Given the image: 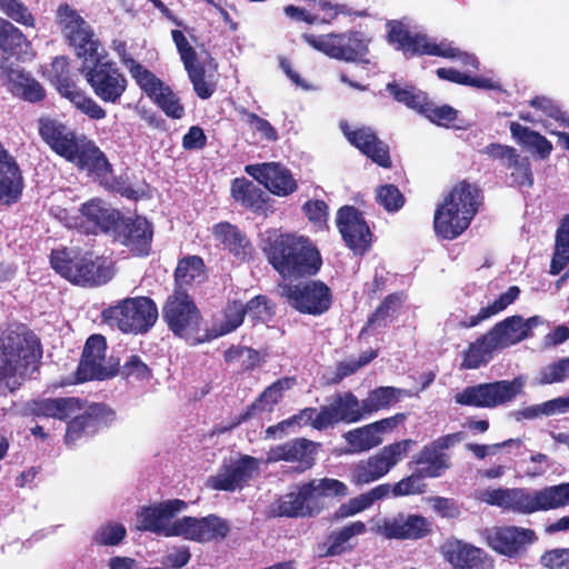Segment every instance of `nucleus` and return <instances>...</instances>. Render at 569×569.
I'll use <instances>...</instances> for the list:
<instances>
[{
    "label": "nucleus",
    "mask_w": 569,
    "mask_h": 569,
    "mask_svg": "<svg viewBox=\"0 0 569 569\" xmlns=\"http://www.w3.org/2000/svg\"><path fill=\"white\" fill-rule=\"evenodd\" d=\"M244 316L243 303L233 301L228 305L221 325L213 329V336L220 337L234 331L243 322Z\"/></svg>",
    "instance_id": "obj_54"
},
{
    "label": "nucleus",
    "mask_w": 569,
    "mask_h": 569,
    "mask_svg": "<svg viewBox=\"0 0 569 569\" xmlns=\"http://www.w3.org/2000/svg\"><path fill=\"white\" fill-rule=\"evenodd\" d=\"M457 110L447 104L436 106L428 99L421 111V114L439 126H448L450 122L455 121L457 119Z\"/></svg>",
    "instance_id": "obj_59"
},
{
    "label": "nucleus",
    "mask_w": 569,
    "mask_h": 569,
    "mask_svg": "<svg viewBox=\"0 0 569 569\" xmlns=\"http://www.w3.org/2000/svg\"><path fill=\"white\" fill-rule=\"evenodd\" d=\"M569 378V357L550 363L540 370L539 385H552L562 382Z\"/></svg>",
    "instance_id": "obj_57"
},
{
    "label": "nucleus",
    "mask_w": 569,
    "mask_h": 569,
    "mask_svg": "<svg viewBox=\"0 0 569 569\" xmlns=\"http://www.w3.org/2000/svg\"><path fill=\"white\" fill-rule=\"evenodd\" d=\"M366 418L362 401L350 391L336 395L329 405L318 411L306 408L300 413L286 419L278 425L267 428V437L274 438L278 432L283 433L288 428L301 427L310 423L315 429L322 430L337 423H356Z\"/></svg>",
    "instance_id": "obj_5"
},
{
    "label": "nucleus",
    "mask_w": 569,
    "mask_h": 569,
    "mask_svg": "<svg viewBox=\"0 0 569 569\" xmlns=\"http://www.w3.org/2000/svg\"><path fill=\"white\" fill-rule=\"evenodd\" d=\"M111 234L117 242L137 256H146L151 249L153 230L146 218H120Z\"/></svg>",
    "instance_id": "obj_24"
},
{
    "label": "nucleus",
    "mask_w": 569,
    "mask_h": 569,
    "mask_svg": "<svg viewBox=\"0 0 569 569\" xmlns=\"http://www.w3.org/2000/svg\"><path fill=\"white\" fill-rule=\"evenodd\" d=\"M293 379L282 378L269 386L260 397L251 405V407L243 413L230 428L240 425L242 421L257 413H270L273 411L274 406L282 399L283 393L291 389Z\"/></svg>",
    "instance_id": "obj_35"
},
{
    "label": "nucleus",
    "mask_w": 569,
    "mask_h": 569,
    "mask_svg": "<svg viewBox=\"0 0 569 569\" xmlns=\"http://www.w3.org/2000/svg\"><path fill=\"white\" fill-rule=\"evenodd\" d=\"M520 289L517 286L509 287L499 297L495 298L487 306L481 307L476 315L468 316L463 310L457 309L450 313L446 326L452 329H469L497 316L512 305L519 297Z\"/></svg>",
    "instance_id": "obj_23"
},
{
    "label": "nucleus",
    "mask_w": 569,
    "mask_h": 569,
    "mask_svg": "<svg viewBox=\"0 0 569 569\" xmlns=\"http://www.w3.org/2000/svg\"><path fill=\"white\" fill-rule=\"evenodd\" d=\"M84 63L81 71L96 96L104 102H117L127 88L123 74L111 62L103 61L99 51Z\"/></svg>",
    "instance_id": "obj_13"
},
{
    "label": "nucleus",
    "mask_w": 569,
    "mask_h": 569,
    "mask_svg": "<svg viewBox=\"0 0 569 569\" xmlns=\"http://www.w3.org/2000/svg\"><path fill=\"white\" fill-rule=\"evenodd\" d=\"M259 471V461L244 456L224 461L218 472L210 476L206 485L212 490L236 491L242 489Z\"/></svg>",
    "instance_id": "obj_20"
},
{
    "label": "nucleus",
    "mask_w": 569,
    "mask_h": 569,
    "mask_svg": "<svg viewBox=\"0 0 569 569\" xmlns=\"http://www.w3.org/2000/svg\"><path fill=\"white\" fill-rule=\"evenodd\" d=\"M340 128L348 141L363 154L383 168L390 167L391 161L387 144L380 141L370 128L351 129L347 122H341Z\"/></svg>",
    "instance_id": "obj_30"
},
{
    "label": "nucleus",
    "mask_w": 569,
    "mask_h": 569,
    "mask_svg": "<svg viewBox=\"0 0 569 569\" xmlns=\"http://www.w3.org/2000/svg\"><path fill=\"white\" fill-rule=\"evenodd\" d=\"M179 536L198 542L222 539L227 536L229 527L224 520L217 516L203 518H181Z\"/></svg>",
    "instance_id": "obj_33"
},
{
    "label": "nucleus",
    "mask_w": 569,
    "mask_h": 569,
    "mask_svg": "<svg viewBox=\"0 0 569 569\" xmlns=\"http://www.w3.org/2000/svg\"><path fill=\"white\" fill-rule=\"evenodd\" d=\"M372 531L387 539L416 540L431 532V522L420 515L398 513L378 521Z\"/></svg>",
    "instance_id": "obj_22"
},
{
    "label": "nucleus",
    "mask_w": 569,
    "mask_h": 569,
    "mask_svg": "<svg viewBox=\"0 0 569 569\" xmlns=\"http://www.w3.org/2000/svg\"><path fill=\"white\" fill-rule=\"evenodd\" d=\"M106 351L104 337L92 335L88 338L77 370L79 381L106 380L118 372V361L112 357H107Z\"/></svg>",
    "instance_id": "obj_17"
},
{
    "label": "nucleus",
    "mask_w": 569,
    "mask_h": 569,
    "mask_svg": "<svg viewBox=\"0 0 569 569\" xmlns=\"http://www.w3.org/2000/svg\"><path fill=\"white\" fill-rule=\"evenodd\" d=\"M30 410L36 416L70 419L64 436L68 446L76 445L114 420V412L109 407L100 403L87 405L77 398L34 401Z\"/></svg>",
    "instance_id": "obj_1"
},
{
    "label": "nucleus",
    "mask_w": 569,
    "mask_h": 569,
    "mask_svg": "<svg viewBox=\"0 0 569 569\" xmlns=\"http://www.w3.org/2000/svg\"><path fill=\"white\" fill-rule=\"evenodd\" d=\"M521 329L520 316H511L496 323L487 333L497 350H501L526 339Z\"/></svg>",
    "instance_id": "obj_39"
},
{
    "label": "nucleus",
    "mask_w": 569,
    "mask_h": 569,
    "mask_svg": "<svg viewBox=\"0 0 569 569\" xmlns=\"http://www.w3.org/2000/svg\"><path fill=\"white\" fill-rule=\"evenodd\" d=\"M390 496V485L382 483L369 491L361 493L355 498L349 499L342 503L336 512V517L339 519L352 517L369 508L379 500H382Z\"/></svg>",
    "instance_id": "obj_40"
},
{
    "label": "nucleus",
    "mask_w": 569,
    "mask_h": 569,
    "mask_svg": "<svg viewBox=\"0 0 569 569\" xmlns=\"http://www.w3.org/2000/svg\"><path fill=\"white\" fill-rule=\"evenodd\" d=\"M57 23L69 41L74 47L77 54L88 61V57H96L100 42L94 38L93 30L80 13L68 4H61L57 10Z\"/></svg>",
    "instance_id": "obj_15"
},
{
    "label": "nucleus",
    "mask_w": 569,
    "mask_h": 569,
    "mask_svg": "<svg viewBox=\"0 0 569 569\" xmlns=\"http://www.w3.org/2000/svg\"><path fill=\"white\" fill-rule=\"evenodd\" d=\"M137 84L151 98L161 110L173 119H181L184 114V108L180 103L177 94L166 86L151 71H142L137 68Z\"/></svg>",
    "instance_id": "obj_26"
},
{
    "label": "nucleus",
    "mask_w": 569,
    "mask_h": 569,
    "mask_svg": "<svg viewBox=\"0 0 569 569\" xmlns=\"http://www.w3.org/2000/svg\"><path fill=\"white\" fill-rule=\"evenodd\" d=\"M315 502L318 503L321 497H345L348 495V487L340 480L331 478L315 479L307 482Z\"/></svg>",
    "instance_id": "obj_51"
},
{
    "label": "nucleus",
    "mask_w": 569,
    "mask_h": 569,
    "mask_svg": "<svg viewBox=\"0 0 569 569\" xmlns=\"http://www.w3.org/2000/svg\"><path fill=\"white\" fill-rule=\"evenodd\" d=\"M405 420V413H397L345 432L342 437L349 446L346 453H362L380 446L383 442V436L392 431Z\"/></svg>",
    "instance_id": "obj_21"
},
{
    "label": "nucleus",
    "mask_w": 569,
    "mask_h": 569,
    "mask_svg": "<svg viewBox=\"0 0 569 569\" xmlns=\"http://www.w3.org/2000/svg\"><path fill=\"white\" fill-rule=\"evenodd\" d=\"M187 72L197 96L201 99L210 98L214 92V84L206 80L203 67L200 64L187 70Z\"/></svg>",
    "instance_id": "obj_62"
},
{
    "label": "nucleus",
    "mask_w": 569,
    "mask_h": 569,
    "mask_svg": "<svg viewBox=\"0 0 569 569\" xmlns=\"http://www.w3.org/2000/svg\"><path fill=\"white\" fill-rule=\"evenodd\" d=\"M102 321L126 333L147 332L158 319L156 303L148 297L126 298L101 312Z\"/></svg>",
    "instance_id": "obj_10"
},
{
    "label": "nucleus",
    "mask_w": 569,
    "mask_h": 569,
    "mask_svg": "<svg viewBox=\"0 0 569 569\" xmlns=\"http://www.w3.org/2000/svg\"><path fill=\"white\" fill-rule=\"evenodd\" d=\"M212 233L214 240L238 259L244 260L251 256L252 246L236 226L229 222H220L213 227Z\"/></svg>",
    "instance_id": "obj_36"
},
{
    "label": "nucleus",
    "mask_w": 569,
    "mask_h": 569,
    "mask_svg": "<svg viewBox=\"0 0 569 569\" xmlns=\"http://www.w3.org/2000/svg\"><path fill=\"white\" fill-rule=\"evenodd\" d=\"M243 122L254 132L260 136L261 139L267 141H276L278 139L277 130L272 127V124L259 116L244 112Z\"/></svg>",
    "instance_id": "obj_60"
},
{
    "label": "nucleus",
    "mask_w": 569,
    "mask_h": 569,
    "mask_svg": "<svg viewBox=\"0 0 569 569\" xmlns=\"http://www.w3.org/2000/svg\"><path fill=\"white\" fill-rule=\"evenodd\" d=\"M57 89L60 94L67 98L77 109L93 120L106 117V110L93 99L87 97L74 83L67 80H59Z\"/></svg>",
    "instance_id": "obj_38"
},
{
    "label": "nucleus",
    "mask_w": 569,
    "mask_h": 569,
    "mask_svg": "<svg viewBox=\"0 0 569 569\" xmlns=\"http://www.w3.org/2000/svg\"><path fill=\"white\" fill-rule=\"evenodd\" d=\"M415 463L420 466L419 470L428 478L440 477L449 468V457L438 451L431 443L423 447L415 456Z\"/></svg>",
    "instance_id": "obj_44"
},
{
    "label": "nucleus",
    "mask_w": 569,
    "mask_h": 569,
    "mask_svg": "<svg viewBox=\"0 0 569 569\" xmlns=\"http://www.w3.org/2000/svg\"><path fill=\"white\" fill-rule=\"evenodd\" d=\"M39 134L60 157L81 170L103 174L109 162L96 143L76 132L59 120L42 118L39 120Z\"/></svg>",
    "instance_id": "obj_3"
},
{
    "label": "nucleus",
    "mask_w": 569,
    "mask_h": 569,
    "mask_svg": "<svg viewBox=\"0 0 569 569\" xmlns=\"http://www.w3.org/2000/svg\"><path fill=\"white\" fill-rule=\"evenodd\" d=\"M525 386L522 378L511 381L501 380L467 387L455 396V401L461 406L477 408H493L511 401Z\"/></svg>",
    "instance_id": "obj_14"
},
{
    "label": "nucleus",
    "mask_w": 569,
    "mask_h": 569,
    "mask_svg": "<svg viewBox=\"0 0 569 569\" xmlns=\"http://www.w3.org/2000/svg\"><path fill=\"white\" fill-rule=\"evenodd\" d=\"M42 351L38 338L22 326L0 332V392L13 391L34 369Z\"/></svg>",
    "instance_id": "obj_2"
},
{
    "label": "nucleus",
    "mask_w": 569,
    "mask_h": 569,
    "mask_svg": "<svg viewBox=\"0 0 569 569\" xmlns=\"http://www.w3.org/2000/svg\"><path fill=\"white\" fill-rule=\"evenodd\" d=\"M280 288L287 302L301 313L322 315L332 302L330 289L321 281L312 280L299 284H284Z\"/></svg>",
    "instance_id": "obj_18"
},
{
    "label": "nucleus",
    "mask_w": 569,
    "mask_h": 569,
    "mask_svg": "<svg viewBox=\"0 0 569 569\" xmlns=\"http://www.w3.org/2000/svg\"><path fill=\"white\" fill-rule=\"evenodd\" d=\"M506 169L510 172L512 184L527 188L533 184V173L528 157H523L517 152Z\"/></svg>",
    "instance_id": "obj_53"
},
{
    "label": "nucleus",
    "mask_w": 569,
    "mask_h": 569,
    "mask_svg": "<svg viewBox=\"0 0 569 569\" xmlns=\"http://www.w3.org/2000/svg\"><path fill=\"white\" fill-rule=\"evenodd\" d=\"M497 351L493 342L489 339L488 333H485L476 341L469 345L468 349L463 352L462 367L465 369H478L487 365Z\"/></svg>",
    "instance_id": "obj_45"
},
{
    "label": "nucleus",
    "mask_w": 569,
    "mask_h": 569,
    "mask_svg": "<svg viewBox=\"0 0 569 569\" xmlns=\"http://www.w3.org/2000/svg\"><path fill=\"white\" fill-rule=\"evenodd\" d=\"M162 316L172 332L188 343L198 345L203 341L198 335L201 319L199 310L187 292L180 288L168 297Z\"/></svg>",
    "instance_id": "obj_12"
},
{
    "label": "nucleus",
    "mask_w": 569,
    "mask_h": 569,
    "mask_svg": "<svg viewBox=\"0 0 569 569\" xmlns=\"http://www.w3.org/2000/svg\"><path fill=\"white\" fill-rule=\"evenodd\" d=\"M51 266L70 282L81 286L107 283L114 274L112 263L102 257L86 254L72 259L67 250L52 251Z\"/></svg>",
    "instance_id": "obj_9"
},
{
    "label": "nucleus",
    "mask_w": 569,
    "mask_h": 569,
    "mask_svg": "<svg viewBox=\"0 0 569 569\" xmlns=\"http://www.w3.org/2000/svg\"><path fill=\"white\" fill-rule=\"evenodd\" d=\"M203 261L197 256L183 258L176 269V281L181 287L203 277Z\"/></svg>",
    "instance_id": "obj_52"
},
{
    "label": "nucleus",
    "mask_w": 569,
    "mask_h": 569,
    "mask_svg": "<svg viewBox=\"0 0 569 569\" xmlns=\"http://www.w3.org/2000/svg\"><path fill=\"white\" fill-rule=\"evenodd\" d=\"M478 198L479 192L475 186L467 182L455 186L435 212L436 234L448 240L459 237L478 210Z\"/></svg>",
    "instance_id": "obj_7"
},
{
    "label": "nucleus",
    "mask_w": 569,
    "mask_h": 569,
    "mask_svg": "<svg viewBox=\"0 0 569 569\" xmlns=\"http://www.w3.org/2000/svg\"><path fill=\"white\" fill-rule=\"evenodd\" d=\"M387 90L398 102L406 104L408 108L413 109L419 113H421L428 99L425 92L413 87L401 88L396 83H388Z\"/></svg>",
    "instance_id": "obj_49"
},
{
    "label": "nucleus",
    "mask_w": 569,
    "mask_h": 569,
    "mask_svg": "<svg viewBox=\"0 0 569 569\" xmlns=\"http://www.w3.org/2000/svg\"><path fill=\"white\" fill-rule=\"evenodd\" d=\"M426 477L427 476L422 475L418 469L417 472L401 479L393 486L390 485V495H393L395 497H402L423 493L427 487L423 481V478Z\"/></svg>",
    "instance_id": "obj_55"
},
{
    "label": "nucleus",
    "mask_w": 569,
    "mask_h": 569,
    "mask_svg": "<svg viewBox=\"0 0 569 569\" xmlns=\"http://www.w3.org/2000/svg\"><path fill=\"white\" fill-rule=\"evenodd\" d=\"M389 41L407 56L429 54L458 61L463 67L479 69L478 58L456 47L453 42L441 40L431 41L426 34L410 33L401 22H392L388 34Z\"/></svg>",
    "instance_id": "obj_8"
},
{
    "label": "nucleus",
    "mask_w": 569,
    "mask_h": 569,
    "mask_svg": "<svg viewBox=\"0 0 569 569\" xmlns=\"http://www.w3.org/2000/svg\"><path fill=\"white\" fill-rule=\"evenodd\" d=\"M529 104L541 111L546 117L553 119L563 128H569V114L548 97H536L529 101Z\"/></svg>",
    "instance_id": "obj_56"
},
{
    "label": "nucleus",
    "mask_w": 569,
    "mask_h": 569,
    "mask_svg": "<svg viewBox=\"0 0 569 569\" xmlns=\"http://www.w3.org/2000/svg\"><path fill=\"white\" fill-rule=\"evenodd\" d=\"M540 563L546 569H569V548L547 550L540 557Z\"/></svg>",
    "instance_id": "obj_63"
},
{
    "label": "nucleus",
    "mask_w": 569,
    "mask_h": 569,
    "mask_svg": "<svg viewBox=\"0 0 569 569\" xmlns=\"http://www.w3.org/2000/svg\"><path fill=\"white\" fill-rule=\"evenodd\" d=\"M569 262V214L566 216L557 230L555 251L550 263V273L559 274Z\"/></svg>",
    "instance_id": "obj_48"
},
{
    "label": "nucleus",
    "mask_w": 569,
    "mask_h": 569,
    "mask_svg": "<svg viewBox=\"0 0 569 569\" xmlns=\"http://www.w3.org/2000/svg\"><path fill=\"white\" fill-rule=\"evenodd\" d=\"M535 540L533 530L515 526L493 528L487 533L488 545L495 551L508 557L523 552Z\"/></svg>",
    "instance_id": "obj_27"
},
{
    "label": "nucleus",
    "mask_w": 569,
    "mask_h": 569,
    "mask_svg": "<svg viewBox=\"0 0 569 569\" xmlns=\"http://www.w3.org/2000/svg\"><path fill=\"white\" fill-rule=\"evenodd\" d=\"M302 39L315 50L338 60L353 61L367 52V42L357 31L320 36L303 33Z\"/></svg>",
    "instance_id": "obj_16"
},
{
    "label": "nucleus",
    "mask_w": 569,
    "mask_h": 569,
    "mask_svg": "<svg viewBox=\"0 0 569 569\" xmlns=\"http://www.w3.org/2000/svg\"><path fill=\"white\" fill-rule=\"evenodd\" d=\"M509 129L511 137L518 144L537 153L542 160L550 157L553 147L545 136L518 122H511Z\"/></svg>",
    "instance_id": "obj_37"
},
{
    "label": "nucleus",
    "mask_w": 569,
    "mask_h": 569,
    "mask_svg": "<svg viewBox=\"0 0 569 569\" xmlns=\"http://www.w3.org/2000/svg\"><path fill=\"white\" fill-rule=\"evenodd\" d=\"M413 445V440H400L385 446L375 455L352 463L350 481L356 486H365L381 479L407 457Z\"/></svg>",
    "instance_id": "obj_11"
},
{
    "label": "nucleus",
    "mask_w": 569,
    "mask_h": 569,
    "mask_svg": "<svg viewBox=\"0 0 569 569\" xmlns=\"http://www.w3.org/2000/svg\"><path fill=\"white\" fill-rule=\"evenodd\" d=\"M320 507L313 500L307 483L290 491L276 500L270 508L274 517H306L318 513Z\"/></svg>",
    "instance_id": "obj_31"
},
{
    "label": "nucleus",
    "mask_w": 569,
    "mask_h": 569,
    "mask_svg": "<svg viewBox=\"0 0 569 569\" xmlns=\"http://www.w3.org/2000/svg\"><path fill=\"white\" fill-rule=\"evenodd\" d=\"M409 391L395 387H379L370 391L368 397L362 400L365 415L370 416L373 412L386 409L392 402H396L401 397H409Z\"/></svg>",
    "instance_id": "obj_46"
},
{
    "label": "nucleus",
    "mask_w": 569,
    "mask_h": 569,
    "mask_svg": "<svg viewBox=\"0 0 569 569\" xmlns=\"http://www.w3.org/2000/svg\"><path fill=\"white\" fill-rule=\"evenodd\" d=\"M377 199L388 211H397L403 204V197L392 184L382 186L377 191Z\"/></svg>",
    "instance_id": "obj_64"
},
{
    "label": "nucleus",
    "mask_w": 569,
    "mask_h": 569,
    "mask_svg": "<svg viewBox=\"0 0 569 569\" xmlns=\"http://www.w3.org/2000/svg\"><path fill=\"white\" fill-rule=\"evenodd\" d=\"M337 226L347 246L362 253L369 247L370 230L361 213L353 207H343L338 211Z\"/></svg>",
    "instance_id": "obj_28"
},
{
    "label": "nucleus",
    "mask_w": 569,
    "mask_h": 569,
    "mask_svg": "<svg viewBox=\"0 0 569 569\" xmlns=\"http://www.w3.org/2000/svg\"><path fill=\"white\" fill-rule=\"evenodd\" d=\"M244 315H247L252 322H266L271 318L272 311L268 306L267 298L257 296L244 306Z\"/></svg>",
    "instance_id": "obj_61"
},
{
    "label": "nucleus",
    "mask_w": 569,
    "mask_h": 569,
    "mask_svg": "<svg viewBox=\"0 0 569 569\" xmlns=\"http://www.w3.org/2000/svg\"><path fill=\"white\" fill-rule=\"evenodd\" d=\"M264 251L270 263L283 278L311 276L321 267L318 250L305 237L279 234Z\"/></svg>",
    "instance_id": "obj_6"
},
{
    "label": "nucleus",
    "mask_w": 569,
    "mask_h": 569,
    "mask_svg": "<svg viewBox=\"0 0 569 569\" xmlns=\"http://www.w3.org/2000/svg\"><path fill=\"white\" fill-rule=\"evenodd\" d=\"M126 528L117 522L100 526L94 533V541L100 546H117L126 537Z\"/></svg>",
    "instance_id": "obj_58"
},
{
    "label": "nucleus",
    "mask_w": 569,
    "mask_h": 569,
    "mask_svg": "<svg viewBox=\"0 0 569 569\" xmlns=\"http://www.w3.org/2000/svg\"><path fill=\"white\" fill-rule=\"evenodd\" d=\"M22 190V177L16 161L0 166V201H16Z\"/></svg>",
    "instance_id": "obj_47"
},
{
    "label": "nucleus",
    "mask_w": 569,
    "mask_h": 569,
    "mask_svg": "<svg viewBox=\"0 0 569 569\" xmlns=\"http://www.w3.org/2000/svg\"><path fill=\"white\" fill-rule=\"evenodd\" d=\"M120 218V213L103 201L91 199L83 203L80 209V220L83 221L80 231L84 233H97L99 231L112 233Z\"/></svg>",
    "instance_id": "obj_32"
},
{
    "label": "nucleus",
    "mask_w": 569,
    "mask_h": 569,
    "mask_svg": "<svg viewBox=\"0 0 569 569\" xmlns=\"http://www.w3.org/2000/svg\"><path fill=\"white\" fill-rule=\"evenodd\" d=\"M246 172L263 184L271 193L287 197L293 193L298 183L289 169L278 162L249 164Z\"/></svg>",
    "instance_id": "obj_25"
},
{
    "label": "nucleus",
    "mask_w": 569,
    "mask_h": 569,
    "mask_svg": "<svg viewBox=\"0 0 569 569\" xmlns=\"http://www.w3.org/2000/svg\"><path fill=\"white\" fill-rule=\"evenodd\" d=\"M27 44L24 34L6 19H0V49L10 54L17 53Z\"/></svg>",
    "instance_id": "obj_50"
},
{
    "label": "nucleus",
    "mask_w": 569,
    "mask_h": 569,
    "mask_svg": "<svg viewBox=\"0 0 569 569\" xmlns=\"http://www.w3.org/2000/svg\"><path fill=\"white\" fill-rule=\"evenodd\" d=\"M475 498L489 506L516 513L530 515L569 506V482L540 490L526 488H480Z\"/></svg>",
    "instance_id": "obj_4"
},
{
    "label": "nucleus",
    "mask_w": 569,
    "mask_h": 569,
    "mask_svg": "<svg viewBox=\"0 0 569 569\" xmlns=\"http://www.w3.org/2000/svg\"><path fill=\"white\" fill-rule=\"evenodd\" d=\"M366 530L365 522L358 520L333 531L329 537V547L326 555L338 556L350 551L355 546L353 539L363 535Z\"/></svg>",
    "instance_id": "obj_43"
},
{
    "label": "nucleus",
    "mask_w": 569,
    "mask_h": 569,
    "mask_svg": "<svg viewBox=\"0 0 569 569\" xmlns=\"http://www.w3.org/2000/svg\"><path fill=\"white\" fill-rule=\"evenodd\" d=\"M187 508L183 500L173 499L143 508L137 520V529L151 531L164 537H178L181 519L176 516Z\"/></svg>",
    "instance_id": "obj_19"
},
{
    "label": "nucleus",
    "mask_w": 569,
    "mask_h": 569,
    "mask_svg": "<svg viewBox=\"0 0 569 569\" xmlns=\"http://www.w3.org/2000/svg\"><path fill=\"white\" fill-rule=\"evenodd\" d=\"M318 446L308 439L298 438L271 448L267 453V460L297 463V469L303 471L313 466Z\"/></svg>",
    "instance_id": "obj_29"
},
{
    "label": "nucleus",
    "mask_w": 569,
    "mask_h": 569,
    "mask_svg": "<svg viewBox=\"0 0 569 569\" xmlns=\"http://www.w3.org/2000/svg\"><path fill=\"white\" fill-rule=\"evenodd\" d=\"M442 553L453 569H485L486 552L461 540H448Z\"/></svg>",
    "instance_id": "obj_34"
},
{
    "label": "nucleus",
    "mask_w": 569,
    "mask_h": 569,
    "mask_svg": "<svg viewBox=\"0 0 569 569\" xmlns=\"http://www.w3.org/2000/svg\"><path fill=\"white\" fill-rule=\"evenodd\" d=\"M7 81L10 91L24 100L37 102L44 97L41 84L22 70L10 69L7 72Z\"/></svg>",
    "instance_id": "obj_41"
},
{
    "label": "nucleus",
    "mask_w": 569,
    "mask_h": 569,
    "mask_svg": "<svg viewBox=\"0 0 569 569\" xmlns=\"http://www.w3.org/2000/svg\"><path fill=\"white\" fill-rule=\"evenodd\" d=\"M231 194L237 202L254 212H262L264 209L266 193L246 178H237L232 181Z\"/></svg>",
    "instance_id": "obj_42"
}]
</instances>
